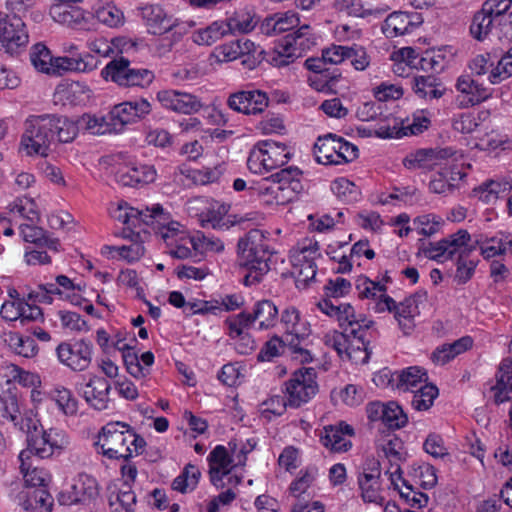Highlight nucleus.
I'll use <instances>...</instances> for the list:
<instances>
[{
    "label": "nucleus",
    "instance_id": "obj_19",
    "mask_svg": "<svg viewBox=\"0 0 512 512\" xmlns=\"http://www.w3.org/2000/svg\"><path fill=\"white\" fill-rule=\"evenodd\" d=\"M456 89L460 93L456 98L460 108L478 105L492 96L490 89L484 87L469 75H462L457 79Z\"/></svg>",
    "mask_w": 512,
    "mask_h": 512
},
{
    "label": "nucleus",
    "instance_id": "obj_50",
    "mask_svg": "<svg viewBox=\"0 0 512 512\" xmlns=\"http://www.w3.org/2000/svg\"><path fill=\"white\" fill-rule=\"evenodd\" d=\"M53 59L50 50L42 43H37L30 50V60L32 65L39 72L49 74L52 69Z\"/></svg>",
    "mask_w": 512,
    "mask_h": 512
},
{
    "label": "nucleus",
    "instance_id": "obj_34",
    "mask_svg": "<svg viewBox=\"0 0 512 512\" xmlns=\"http://www.w3.org/2000/svg\"><path fill=\"white\" fill-rule=\"evenodd\" d=\"M496 380V385L493 387L496 391L495 401L503 403L509 400L508 392H512V358L501 362Z\"/></svg>",
    "mask_w": 512,
    "mask_h": 512
},
{
    "label": "nucleus",
    "instance_id": "obj_61",
    "mask_svg": "<svg viewBox=\"0 0 512 512\" xmlns=\"http://www.w3.org/2000/svg\"><path fill=\"white\" fill-rule=\"evenodd\" d=\"M224 22L228 34L248 33L254 28L253 19L245 13H235Z\"/></svg>",
    "mask_w": 512,
    "mask_h": 512
},
{
    "label": "nucleus",
    "instance_id": "obj_11",
    "mask_svg": "<svg viewBox=\"0 0 512 512\" xmlns=\"http://www.w3.org/2000/svg\"><path fill=\"white\" fill-rule=\"evenodd\" d=\"M209 476L211 483L216 488H224L227 485L237 486L241 478L230 474L232 458L226 447L217 445L208 456Z\"/></svg>",
    "mask_w": 512,
    "mask_h": 512
},
{
    "label": "nucleus",
    "instance_id": "obj_5",
    "mask_svg": "<svg viewBox=\"0 0 512 512\" xmlns=\"http://www.w3.org/2000/svg\"><path fill=\"white\" fill-rule=\"evenodd\" d=\"M27 446L19 454V461L29 467L30 461L48 459L54 454H60L68 445L66 434L57 429H38L31 419H26Z\"/></svg>",
    "mask_w": 512,
    "mask_h": 512
},
{
    "label": "nucleus",
    "instance_id": "obj_4",
    "mask_svg": "<svg viewBox=\"0 0 512 512\" xmlns=\"http://www.w3.org/2000/svg\"><path fill=\"white\" fill-rule=\"evenodd\" d=\"M96 444L100 447L102 454L109 459L128 460L134 454L143 453L146 441L136 434L129 424L110 422L102 428Z\"/></svg>",
    "mask_w": 512,
    "mask_h": 512
},
{
    "label": "nucleus",
    "instance_id": "obj_7",
    "mask_svg": "<svg viewBox=\"0 0 512 512\" xmlns=\"http://www.w3.org/2000/svg\"><path fill=\"white\" fill-rule=\"evenodd\" d=\"M315 44L316 37L312 28L308 24L300 25L296 31L285 35L276 43L271 62L277 67L287 66Z\"/></svg>",
    "mask_w": 512,
    "mask_h": 512
},
{
    "label": "nucleus",
    "instance_id": "obj_59",
    "mask_svg": "<svg viewBox=\"0 0 512 512\" xmlns=\"http://www.w3.org/2000/svg\"><path fill=\"white\" fill-rule=\"evenodd\" d=\"M340 78L341 73L338 69L330 71L325 68L319 76L312 80V85L318 91L336 93V84Z\"/></svg>",
    "mask_w": 512,
    "mask_h": 512
},
{
    "label": "nucleus",
    "instance_id": "obj_9",
    "mask_svg": "<svg viewBox=\"0 0 512 512\" xmlns=\"http://www.w3.org/2000/svg\"><path fill=\"white\" fill-rule=\"evenodd\" d=\"M105 79H111L120 86L146 87L154 80V73L144 68H131L130 61L121 57L110 61L101 72Z\"/></svg>",
    "mask_w": 512,
    "mask_h": 512
},
{
    "label": "nucleus",
    "instance_id": "obj_48",
    "mask_svg": "<svg viewBox=\"0 0 512 512\" xmlns=\"http://www.w3.org/2000/svg\"><path fill=\"white\" fill-rule=\"evenodd\" d=\"M7 420L25 431L26 424L19 411L16 397L9 396L0 401V421Z\"/></svg>",
    "mask_w": 512,
    "mask_h": 512
},
{
    "label": "nucleus",
    "instance_id": "obj_42",
    "mask_svg": "<svg viewBox=\"0 0 512 512\" xmlns=\"http://www.w3.org/2000/svg\"><path fill=\"white\" fill-rule=\"evenodd\" d=\"M9 347L18 355L32 358L38 353V346L30 336H21L19 333H9L5 340Z\"/></svg>",
    "mask_w": 512,
    "mask_h": 512
},
{
    "label": "nucleus",
    "instance_id": "obj_8",
    "mask_svg": "<svg viewBox=\"0 0 512 512\" xmlns=\"http://www.w3.org/2000/svg\"><path fill=\"white\" fill-rule=\"evenodd\" d=\"M289 159L290 152L286 145L267 140L254 146L247 159V166L252 173L262 174L283 166Z\"/></svg>",
    "mask_w": 512,
    "mask_h": 512
},
{
    "label": "nucleus",
    "instance_id": "obj_62",
    "mask_svg": "<svg viewBox=\"0 0 512 512\" xmlns=\"http://www.w3.org/2000/svg\"><path fill=\"white\" fill-rule=\"evenodd\" d=\"M194 250L204 252H221L224 249L223 242L214 237L198 234L189 240Z\"/></svg>",
    "mask_w": 512,
    "mask_h": 512
},
{
    "label": "nucleus",
    "instance_id": "obj_17",
    "mask_svg": "<svg viewBox=\"0 0 512 512\" xmlns=\"http://www.w3.org/2000/svg\"><path fill=\"white\" fill-rule=\"evenodd\" d=\"M76 389L92 408L99 411L107 409L111 385L106 378L92 375L86 383H78Z\"/></svg>",
    "mask_w": 512,
    "mask_h": 512
},
{
    "label": "nucleus",
    "instance_id": "obj_54",
    "mask_svg": "<svg viewBox=\"0 0 512 512\" xmlns=\"http://www.w3.org/2000/svg\"><path fill=\"white\" fill-rule=\"evenodd\" d=\"M253 323L254 320L251 313L247 312H241L237 315L228 317L225 321L229 330L228 335L232 339H236L237 336H241L242 333L247 332Z\"/></svg>",
    "mask_w": 512,
    "mask_h": 512
},
{
    "label": "nucleus",
    "instance_id": "obj_52",
    "mask_svg": "<svg viewBox=\"0 0 512 512\" xmlns=\"http://www.w3.org/2000/svg\"><path fill=\"white\" fill-rule=\"evenodd\" d=\"M408 422L407 415L403 412L402 408L394 401L386 403L385 416L382 419V423L388 429H400L404 427Z\"/></svg>",
    "mask_w": 512,
    "mask_h": 512
},
{
    "label": "nucleus",
    "instance_id": "obj_40",
    "mask_svg": "<svg viewBox=\"0 0 512 512\" xmlns=\"http://www.w3.org/2000/svg\"><path fill=\"white\" fill-rule=\"evenodd\" d=\"M51 399L66 416H75L78 412V400L73 393L63 386H56L50 391Z\"/></svg>",
    "mask_w": 512,
    "mask_h": 512
},
{
    "label": "nucleus",
    "instance_id": "obj_21",
    "mask_svg": "<svg viewBox=\"0 0 512 512\" xmlns=\"http://www.w3.org/2000/svg\"><path fill=\"white\" fill-rule=\"evenodd\" d=\"M354 429L351 425L345 422H339L336 425H329L324 427V432L321 435V443L334 452L348 451L352 443L347 436H353Z\"/></svg>",
    "mask_w": 512,
    "mask_h": 512
},
{
    "label": "nucleus",
    "instance_id": "obj_31",
    "mask_svg": "<svg viewBox=\"0 0 512 512\" xmlns=\"http://www.w3.org/2000/svg\"><path fill=\"white\" fill-rule=\"evenodd\" d=\"M413 90L421 98L439 99L446 88L434 75H419L413 78Z\"/></svg>",
    "mask_w": 512,
    "mask_h": 512
},
{
    "label": "nucleus",
    "instance_id": "obj_2",
    "mask_svg": "<svg viewBox=\"0 0 512 512\" xmlns=\"http://www.w3.org/2000/svg\"><path fill=\"white\" fill-rule=\"evenodd\" d=\"M470 241L469 232L460 229L438 242L422 241L419 249L427 258L436 261L453 259L457 255L455 279L459 284H464L471 279L478 263V260L468 259L475 250V245H470Z\"/></svg>",
    "mask_w": 512,
    "mask_h": 512
},
{
    "label": "nucleus",
    "instance_id": "obj_3",
    "mask_svg": "<svg viewBox=\"0 0 512 512\" xmlns=\"http://www.w3.org/2000/svg\"><path fill=\"white\" fill-rule=\"evenodd\" d=\"M237 247L239 265L248 269L243 283L246 286L259 283L270 270L273 254L265 235L259 229H252L239 239Z\"/></svg>",
    "mask_w": 512,
    "mask_h": 512
},
{
    "label": "nucleus",
    "instance_id": "obj_25",
    "mask_svg": "<svg viewBox=\"0 0 512 512\" xmlns=\"http://www.w3.org/2000/svg\"><path fill=\"white\" fill-rule=\"evenodd\" d=\"M18 500L30 512H50L53 505V498L45 488L25 489L19 493Z\"/></svg>",
    "mask_w": 512,
    "mask_h": 512
},
{
    "label": "nucleus",
    "instance_id": "obj_56",
    "mask_svg": "<svg viewBox=\"0 0 512 512\" xmlns=\"http://www.w3.org/2000/svg\"><path fill=\"white\" fill-rule=\"evenodd\" d=\"M49 74L61 76L69 71H85L87 64L82 59L73 57H57L53 59Z\"/></svg>",
    "mask_w": 512,
    "mask_h": 512
},
{
    "label": "nucleus",
    "instance_id": "obj_22",
    "mask_svg": "<svg viewBox=\"0 0 512 512\" xmlns=\"http://www.w3.org/2000/svg\"><path fill=\"white\" fill-rule=\"evenodd\" d=\"M357 324L360 326L359 330L355 327V332L351 333L348 330H343L342 332L333 331L332 333L326 334L324 337V342L327 346L333 348L337 354L343 358L348 351L350 338L358 337L360 340H364L365 331L369 330L373 325L372 320H368L367 318L358 319Z\"/></svg>",
    "mask_w": 512,
    "mask_h": 512
},
{
    "label": "nucleus",
    "instance_id": "obj_20",
    "mask_svg": "<svg viewBox=\"0 0 512 512\" xmlns=\"http://www.w3.org/2000/svg\"><path fill=\"white\" fill-rule=\"evenodd\" d=\"M317 307L326 315L330 317H335L339 323V326L342 330H348L351 333H354L355 326L359 330V325L357 324L358 319L365 318L363 315H357L355 313L354 308L348 304H334L330 298L323 299L317 303Z\"/></svg>",
    "mask_w": 512,
    "mask_h": 512
},
{
    "label": "nucleus",
    "instance_id": "obj_23",
    "mask_svg": "<svg viewBox=\"0 0 512 512\" xmlns=\"http://www.w3.org/2000/svg\"><path fill=\"white\" fill-rule=\"evenodd\" d=\"M141 17L148 31L154 35H161L171 31L177 25V20L168 15L159 5H146L142 7Z\"/></svg>",
    "mask_w": 512,
    "mask_h": 512
},
{
    "label": "nucleus",
    "instance_id": "obj_47",
    "mask_svg": "<svg viewBox=\"0 0 512 512\" xmlns=\"http://www.w3.org/2000/svg\"><path fill=\"white\" fill-rule=\"evenodd\" d=\"M496 27V21L481 9L475 13L473 17L470 25V33L475 39L482 41L489 35L492 29H496Z\"/></svg>",
    "mask_w": 512,
    "mask_h": 512
},
{
    "label": "nucleus",
    "instance_id": "obj_18",
    "mask_svg": "<svg viewBox=\"0 0 512 512\" xmlns=\"http://www.w3.org/2000/svg\"><path fill=\"white\" fill-rule=\"evenodd\" d=\"M156 97L164 108L183 114L197 113L203 106L197 96L179 90H161Z\"/></svg>",
    "mask_w": 512,
    "mask_h": 512
},
{
    "label": "nucleus",
    "instance_id": "obj_49",
    "mask_svg": "<svg viewBox=\"0 0 512 512\" xmlns=\"http://www.w3.org/2000/svg\"><path fill=\"white\" fill-rule=\"evenodd\" d=\"M413 397L411 405L415 410L429 409L438 395V388L434 385L424 384L419 389L411 391Z\"/></svg>",
    "mask_w": 512,
    "mask_h": 512
},
{
    "label": "nucleus",
    "instance_id": "obj_16",
    "mask_svg": "<svg viewBox=\"0 0 512 512\" xmlns=\"http://www.w3.org/2000/svg\"><path fill=\"white\" fill-rule=\"evenodd\" d=\"M380 476L379 462L374 459L368 460L363 467V472L358 475V485L364 502L383 505L384 498L380 494Z\"/></svg>",
    "mask_w": 512,
    "mask_h": 512
},
{
    "label": "nucleus",
    "instance_id": "obj_51",
    "mask_svg": "<svg viewBox=\"0 0 512 512\" xmlns=\"http://www.w3.org/2000/svg\"><path fill=\"white\" fill-rule=\"evenodd\" d=\"M318 476V468L309 465L305 469L300 470L298 477L290 484V492L294 496H300L314 483Z\"/></svg>",
    "mask_w": 512,
    "mask_h": 512
},
{
    "label": "nucleus",
    "instance_id": "obj_53",
    "mask_svg": "<svg viewBox=\"0 0 512 512\" xmlns=\"http://www.w3.org/2000/svg\"><path fill=\"white\" fill-rule=\"evenodd\" d=\"M82 122L85 123V129L94 135H104L117 132L115 123L109 120V114L105 117L84 115L82 117Z\"/></svg>",
    "mask_w": 512,
    "mask_h": 512
},
{
    "label": "nucleus",
    "instance_id": "obj_24",
    "mask_svg": "<svg viewBox=\"0 0 512 512\" xmlns=\"http://www.w3.org/2000/svg\"><path fill=\"white\" fill-rule=\"evenodd\" d=\"M115 177L121 185L133 187L152 183L156 178V170L153 166L146 164L125 166L115 173Z\"/></svg>",
    "mask_w": 512,
    "mask_h": 512
},
{
    "label": "nucleus",
    "instance_id": "obj_10",
    "mask_svg": "<svg viewBox=\"0 0 512 512\" xmlns=\"http://www.w3.org/2000/svg\"><path fill=\"white\" fill-rule=\"evenodd\" d=\"M318 392L316 371L314 368L296 370L292 377L285 382V393L288 405L299 408L312 399Z\"/></svg>",
    "mask_w": 512,
    "mask_h": 512
},
{
    "label": "nucleus",
    "instance_id": "obj_63",
    "mask_svg": "<svg viewBox=\"0 0 512 512\" xmlns=\"http://www.w3.org/2000/svg\"><path fill=\"white\" fill-rule=\"evenodd\" d=\"M511 4L512 0H487L483 3L481 9L496 22H501L510 13Z\"/></svg>",
    "mask_w": 512,
    "mask_h": 512
},
{
    "label": "nucleus",
    "instance_id": "obj_41",
    "mask_svg": "<svg viewBox=\"0 0 512 512\" xmlns=\"http://www.w3.org/2000/svg\"><path fill=\"white\" fill-rule=\"evenodd\" d=\"M200 477L199 468L189 463L183 468L180 475L173 480L172 488L183 494L191 492L197 487Z\"/></svg>",
    "mask_w": 512,
    "mask_h": 512
},
{
    "label": "nucleus",
    "instance_id": "obj_1",
    "mask_svg": "<svg viewBox=\"0 0 512 512\" xmlns=\"http://www.w3.org/2000/svg\"><path fill=\"white\" fill-rule=\"evenodd\" d=\"M24 125L20 146L28 156L47 157L56 142L70 143L78 134L73 121L53 114L31 115Z\"/></svg>",
    "mask_w": 512,
    "mask_h": 512
},
{
    "label": "nucleus",
    "instance_id": "obj_15",
    "mask_svg": "<svg viewBox=\"0 0 512 512\" xmlns=\"http://www.w3.org/2000/svg\"><path fill=\"white\" fill-rule=\"evenodd\" d=\"M99 494L98 483L95 478L88 474H79L70 489L61 492L58 501L61 505H73L78 503H89Z\"/></svg>",
    "mask_w": 512,
    "mask_h": 512
},
{
    "label": "nucleus",
    "instance_id": "obj_35",
    "mask_svg": "<svg viewBox=\"0 0 512 512\" xmlns=\"http://www.w3.org/2000/svg\"><path fill=\"white\" fill-rule=\"evenodd\" d=\"M403 444L402 441L393 437L389 439L386 443L382 445V451L384 455L388 458L391 468L387 473H390V479L393 485L397 487L396 478L401 479V469L399 462L403 459L402 450Z\"/></svg>",
    "mask_w": 512,
    "mask_h": 512
},
{
    "label": "nucleus",
    "instance_id": "obj_29",
    "mask_svg": "<svg viewBox=\"0 0 512 512\" xmlns=\"http://www.w3.org/2000/svg\"><path fill=\"white\" fill-rule=\"evenodd\" d=\"M414 16V14L405 12L391 13L382 24L383 33L387 38H394L411 32L415 26L413 21Z\"/></svg>",
    "mask_w": 512,
    "mask_h": 512
},
{
    "label": "nucleus",
    "instance_id": "obj_64",
    "mask_svg": "<svg viewBox=\"0 0 512 512\" xmlns=\"http://www.w3.org/2000/svg\"><path fill=\"white\" fill-rule=\"evenodd\" d=\"M413 224L419 234L431 236L438 232L441 224V218L434 214H426L415 218Z\"/></svg>",
    "mask_w": 512,
    "mask_h": 512
},
{
    "label": "nucleus",
    "instance_id": "obj_12",
    "mask_svg": "<svg viewBox=\"0 0 512 512\" xmlns=\"http://www.w3.org/2000/svg\"><path fill=\"white\" fill-rule=\"evenodd\" d=\"M93 345L84 339L62 342L56 348L59 361L73 371L86 370L92 361Z\"/></svg>",
    "mask_w": 512,
    "mask_h": 512
},
{
    "label": "nucleus",
    "instance_id": "obj_37",
    "mask_svg": "<svg viewBox=\"0 0 512 512\" xmlns=\"http://www.w3.org/2000/svg\"><path fill=\"white\" fill-rule=\"evenodd\" d=\"M301 175L302 172L297 167L285 168L278 172V176L282 177L286 204L293 201L304 190L300 180Z\"/></svg>",
    "mask_w": 512,
    "mask_h": 512
},
{
    "label": "nucleus",
    "instance_id": "obj_6",
    "mask_svg": "<svg viewBox=\"0 0 512 512\" xmlns=\"http://www.w3.org/2000/svg\"><path fill=\"white\" fill-rule=\"evenodd\" d=\"M119 219L133 227L140 226L141 223L151 226L157 234H160L167 246H173L174 243L184 239V233L180 230L181 225L171 220L170 214L165 212L160 204H154L145 209L130 207L124 214L119 215Z\"/></svg>",
    "mask_w": 512,
    "mask_h": 512
},
{
    "label": "nucleus",
    "instance_id": "obj_38",
    "mask_svg": "<svg viewBox=\"0 0 512 512\" xmlns=\"http://www.w3.org/2000/svg\"><path fill=\"white\" fill-rule=\"evenodd\" d=\"M334 149L333 134L319 137L313 149L315 160L323 165H338L340 156Z\"/></svg>",
    "mask_w": 512,
    "mask_h": 512
},
{
    "label": "nucleus",
    "instance_id": "obj_39",
    "mask_svg": "<svg viewBox=\"0 0 512 512\" xmlns=\"http://www.w3.org/2000/svg\"><path fill=\"white\" fill-rule=\"evenodd\" d=\"M252 318L259 321L260 329H268L274 327L278 319V309L270 300H261L255 304Z\"/></svg>",
    "mask_w": 512,
    "mask_h": 512
},
{
    "label": "nucleus",
    "instance_id": "obj_36",
    "mask_svg": "<svg viewBox=\"0 0 512 512\" xmlns=\"http://www.w3.org/2000/svg\"><path fill=\"white\" fill-rule=\"evenodd\" d=\"M20 471L23 474L25 489H47L51 481L49 472L44 468L36 466L34 461H30L29 467H25L23 461H20Z\"/></svg>",
    "mask_w": 512,
    "mask_h": 512
},
{
    "label": "nucleus",
    "instance_id": "obj_55",
    "mask_svg": "<svg viewBox=\"0 0 512 512\" xmlns=\"http://www.w3.org/2000/svg\"><path fill=\"white\" fill-rule=\"evenodd\" d=\"M281 322L285 326L286 333L298 336L308 335L306 324L300 322V313L295 307H288L283 311Z\"/></svg>",
    "mask_w": 512,
    "mask_h": 512
},
{
    "label": "nucleus",
    "instance_id": "obj_45",
    "mask_svg": "<svg viewBox=\"0 0 512 512\" xmlns=\"http://www.w3.org/2000/svg\"><path fill=\"white\" fill-rule=\"evenodd\" d=\"M117 348L122 352L123 362L130 375L135 378H142L149 373L148 368L140 364V359L137 353L133 351L132 347L125 343L120 345V342H118Z\"/></svg>",
    "mask_w": 512,
    "mask_h": 512
},
{
    "label": "nucleus",
    "instance_id": "obj_44",
    "mask_svg": "<svg viewBox=\"0 0 512 512\" xmlns=\"http://www.w3.org/2000/svg\"><path fill=\"white\" fill-rule=\"evenodd\" d=\"M368 334L369 332L366 330L364 340H360L358 337H352L349 343V348L345 356L355 364H366L370 358L372 351L369 349Z\"/></svg>",
    "mask_w": 512,
    "mask_h": 512
},
{
    "label": "nucleus",
    "instance_id": "obj_57",
    "mask_svg": "<svg viewBox=\"0 0 512 512\" xmlns=\"http://www.w3.org/2000/svg\"><path fill=\"white\" fill-rule=\"evenodd\" d=\"M331 189L340 200L345 202L357 201L360 195L357 186L346 178H339L333 181Z\"/></svg>",
    "mask_w": 512,
    "mask_h": 512
},
{
    "label": "nucleus",
    "instance_id": "obj_28",
    "mask_svg": "<svg viewBox=\"0 0 512 512\" xmlns=\"http://www.w3.org/2000/svg\"><path fill=\"white\" fill-rule=\"evenodd\" d=\"M256 190L259 196H261L268 204H286L282 177L278 176V172L269 177L263 178L257 184Z\"/></svg>",
    "mask_w": 512,
    "mask_h": 512
},
{
    "label": "nucleus",
    "instance_id": "obj_43",
    "mask_svg": "<svg viewBox=\"0 0 512 512\" xmlns=\"http://www.w3.org/2000/svg\"><path fill=\"white\" fill-rule=\"evenodd\" d=\"M396 388L403 391H413L414 388L427 380L426 373L419 367H409L396 374Z\"/></svg>",
    "mask_w": 512,
    "mask_h": 512
},
{
    "label": "nucleus",
    "instance_id": "obj_14",
    "mask_svg": "<svg viewBox=\"0 0 512 512\" xmlns=\"http://www.w3.org/2000/svg\"><path fill=\"white\" fill-rule=\"evenodd\" d=\"M0 43L11 55L28 43V33L20 15H6L0 19Z\"/></svg>",
    "mask_w": 512,
    "mask_h": 512
},
{
    "label": "nucleus",
    "instance_id": "obj_32",
    "mask_svg": "<svg viewBox=\"0 0 512 512\" xmlns=\"http://www.w3.org/2000/svg\"><path fill=\"white\" fill-rule=\"evenodd\" d=\"M300 26V18L297 13L287 11L285 13H277L267 18L263 24L266 34H280L293 30Z\"/></svg>",
    "mask_w": 512,
    "mask_h": 512
},
{
    "label": "nucleus",
    "instance_id": "obj_46",
    "mask_svg": "<svg viewBox=\"0 0 512 512\" xmlns=\"http://www.w3.org/2000/svg\"><path fill=\"white\" fill-rule=\"evenodd\" d=\"M227 34L225 22L215 21L205 29L194 33L193 40L198 45H211Z\"/></svg>",
    "mask_w": 512,
    "mask_h": 512
},
{
    "label": "nucleus",
    "instance_id": "obj_33",
    "mask_svg": "<svg viewBox=\"0 0 512 512\" xmlns=\"http://www.w3.org/2000/svg\"><path fill=\"white\" fill-rule=\"evenodd\" d=\"M20 232L23 240L29 243H33L39 248H48L54 252L59 250V240L56 238H50L47 232L41 227L31 224H21Z\"/></svg>",
    "mask_w": 512,
    "mask_h": 512
},
{
    "label": "nucleus",
    "instance_id": "obj_13",
    "mask_svg": "<svg viewBox=\"0 0 512 512\" xmlns=\"http://www.w3.org/2000/svg\"><path fill=\"white\" fill-rule=\"evenodd\" d=\"M268 105L267 93L259 89L239 90L231 93L227 99L230 109L245 115L262 114Z\"/></svg>",
    "mask_w": 512,
    "mask_h": 512
},
{
    "label": "nucleus",
    "instance_id": "obj_60",
    "mask_svg": "<svg viewBox=\"0 0 512 512\" xmlns=\"http://www.w3.org/2000/svg\"><path fill=\"white\" fill-rule=\"evenodd\" d=\"M229 211V206L224 203L214 202L210 205L203 223L210 224L214 229L227 227L225 216Z\"/></svg>",
    "mask_w": 512,
    "mask_h": 512
},
{
    "label": "nucleus",
    "instance_id": "obj_58",
    "mask_svg": "<svg viewBox=\"0 0 512 512\" xmlns=\"http://www.w3.org/2000/svg\"><path fill=\"white\" fill-rule=\"evenodd\" d=\"M109 120L115 123L117 132L121 131L125 125L136 122L132 113L131 103L126 101L115 105L109 112Z\"/></svg>",
    "mask_w": 512,
    "mask_h": 512
},
{
    "label": "nucleus",
    "instance_id": "obj_27",
    "mask_svg": "<svg viewBox=\"0 0 512 512\" xmlns=\"http://www.w3.org/2000/svg\"><path fill=\"white\" fill-rule=\"evenodd\" d=\"M108 491V503L112 512H134L136 495L128 482L121 487L111 486Z\"/></svg>",
    "mask_w": 512,
    "mask_h": 512
},
{
    "label": "nucleus",
    "instance_id": "obj_30",
    "mask_svg": "<svg viewBox=\"0 0 512 512\" xmlns=\"http://www.w3.org/2000/svg\"><path fill=\"white\" fill-rule=\"evenodd\" d=\"M319 246L317 242L310 243L300 250L298 261H303L298 270L296 279L297 284L303 283L305 286L315 278L317 273L314 258L318 254Z\"/></svg>",
    "mask_w": 512,
    "mask_h": 512
},
{
    "label": "nucleus",
    "instance_id": "obj_26",
    "mask_svg": "<svg viewBox=\"0 0 512 512\" xmlns=\"http://www.w3.org/2000/svg\"><path fill=\"white\" fill-rule=\"evenodd\" d=\"M49 14L54 21L67 26H75L84 20L83 10L71 5L77 1L52 0Z\"/></svg>",
    "mask_w": 512,
    "mask_h": 512
}]
</instances>
